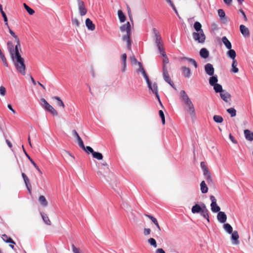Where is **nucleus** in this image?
Segmentation results:
<instances>
[{
	"label": "nucleus",
	"mask_w": 253,
	"mask_h": 253,
	"mask_svg": "<svg viewBox=\"0 0 253 253\" xmlns=\"http://www.w3.org/2000/svg\"><path fill=\"white\" fill-rule=\"evenodd\" d=\"M97 174L100 180L102 181H107L113 189L117 187L118 183V180L115 176L109 171L108 167L104 170L100 168L97 172Z\"/></svg>",
	"instance_id": "1"
},
{
	"label": "nucleus",
	"mask_w": 253,
	"mask_h": 253,
	"mask_svg": "<svg viewBox=\"0 0 253 253\" xmlns=\"http://www.w3.org/2000/svg\"><path fill=\"white\" fill-rule=\"evenodd\" d=\"M180 99L188 113L192 116H195V109L193 103L184 90L180 91Z\"/></svg>",
	"instance_id": "2"
},
{
	"label": "nucleus",
	"mask_w": 253,
	"mask_h": 253,
	"mask_svg": "<svg viewBox=\"0 0 253 253\" xmlns=\"http://www.w3.org/2000/svg\"><path fill=\"white\" fill-rule=\"evenodd\" d=\"M14 65L18 72L23 75H25V65L24 59L22 58L19 52L18 48L15 49V54L13 58H11Z\"/></svg>",
	"instance_id": "3"
},
{
	"label": "nucleus",
	"mask_w": 253,
	"mask_h": 253,
	"mask_svg": "<svg viewBox=\"0 0 253 253\" xmlns=\"http://www.w3.org/2000/svg\"><path fill=\"white\" fill-rule=\"evenodd\" d=\"M194 28L196 31L192 34L194 40L199 43H204L205 41L206 36L202 29V25L199 22L197 21L194 24Z\"/></svg>",
	"instance_id": "4"
},
{
	"label": "nucleus",
	"mask_w": 253,
	"mask_h": 253,
	"mask_svg": "<svg viewBox=\"0 0 253 253\" xmlns=\"http://www.w3.org/2000/svg\"><path fill=\"white\" fill-rule=\"evenodd\" d=\"M120 30L122 32H126V34L123 36V40L126 41L127 43V48H130L131 41L130 39L131 35V26L129 22H127L126 24H123L120 27Z\"/></svg>",
	"instance_id": "5"
},
{
	"label": "nucleus",
	"mask_w": 253,
	"mask_h": 253,
	"mask_svg": "<svg viewBox=\"0 0 253 253\" xmlns=\"http://www.w3.org/2000/svg\"><path fill=\"white\" fill-rule=\"evenodd\" d=\"M40 104L42 107L44 108L45 110L48 111L52 115L55 116H57L58 115L56 110H55L54 108L51 105H50L45 99H41Z\"/></svg>",
	"instance_id": "6"
},
{
	"label": "nucleus",
	"mask_w": 253,
	"mask_h": 253,
	"mask_svg": "<svg viewBox=\"0 0 253 253\" xmlns=\"http://www.w3.org/2000/svg\"><path fill=\"white\" fill-rule=\"evenodd\" d=\"M148 88L151 90L153 93L156 95L157 98L158 99L160 105L162 106V103L161 101L159 95L158 94V85L156 83H151L149 85H148Z\"/></svg>",
	"instance_id": "7"
},
{
	"label": "nucleus",
	"mask_w": 253,
	"mask_h": 253,
	"mask_svg": "<svg viewBox=\"0 0 253 253\" xmlns=\"http://www.w3.org/2000/svg\"><path fill=\"white\" fill-rule=\"evenodd\" d=\"M163 75L164 80L168 83L171 86L174 88V84L168 73L167 67L164 65L163 68Z\"/></svg>",
	"instance_id": "8"
},
{
	"label": "nucleus",
	"mask_w": 253,
	"mask_h": 253,
	"mask_svg": "<svg viewBox=\"0 0 253 253\" xmlns=\"http://www.w3.org/2000/svg\"><path fill=\"white\" fill-rule=\"evenodd\" d=\"M80 15L81 16L85 15L87 13V9L85 7L84 2L82 0H77Z\"/></svg>",
	"instance_id": "9"
},
{
	"label": "nucleus",
	"mask_w": 253,
	"mask_h": 253,
	"mask_svg": "<svg viewBox=\"0 0 253 253\" xmlns=\"http://www.w3.org/2000/svg\"><path fill=\"white\" fill-rule=\"evenodd\" d=\"M205 71L209 76H212L214 75V69L212 64L207 63L205 65Z\"/></svg>",
	"instance_id": "10"
},
{
	"label": "nucleus",
	"mask_w": 253,
	"mask_h": 253,
	"mask_svg": "<svg viewBox=\"0 0 253 253\" xmlns=\"http://www.w3.org/2000/svg\"><path fill=\"white\" fill-rule=\"evenodd\" d=\"M239 236L237 231H234L232 233L231 241L233 245H237L239 244Z\"/></svg>",
	"instance_id": "11"
},
{
	"label": "nucleus",
	"mask_w": 253,
	"mask_h": 253,
	"mask_svg": "<svg viewBox=\"0 0 253 253\" xmlns=\"http://www.w3.org/2000/svg\"><path fill=\"white\" fill-rule=\"evenodd\" d=\"M217 218L219 222L224 223L227 220V216L224 212L219 211L217 214Z\"/></svg>",
	"instance_id": "12"
},
{
	"label": "nucleus",
	"mask_w": 253,
	"mask_h": 253,
	"mask_svg": "<svg viewBox=\"0 0 253 253\" xmlns=\"http://www.w3.org/2000/svg\"><path fill=\"white\" fill-rule=\"evenodd\" d=\"M72 134L77 138L79 146L81 148H84V142H83L82 139H81V138L80 137V136L79 135V134L77 133V132L76 131V130H73L72 131Z\"/></svg>",
	"instance_id": "13"
},
{
	"label": "nucleus",
	"mask_w": 253,
	"mask_h": 253,
	"mask_svg": "<svg viewBox=\"0 0 253 253\" xmlns=\"http://www.w3.org/2000/svg\"><path fill=\"white\" fill-rule=\"evenodd\" d=\"M240 31L242 35L245 37H248L250 36V31L249 29L244 25L240 26Z\"/></svg>",
	"instance_id": "14"
},
{
	"label": "nucleus",
	"mask_w": 253,
	"mask_h": 253,
	"mask_svg": "<svg viewBox=\"0 0 253 253\" xmlns=\"http://www.w3.org/2000/svg\"><path fill=\"white\" fill-rule=\"evenodd\" d=\"M200 214L203 217L207 220L208 222H210L209 211L205 204H203V209L200 212Z\"/></svg>",
	"instance_id": "15"
},
{
	"label": "nucleus",
	"mask_w": 253,
	"mask_h": 253,
	"mask_svg": "<svg viewBox=\"0 0 253 253\" xmlns=\"http://www.w3.org/2000/svg\"><path fill=\"white\" fill-rule=\"evenodd\" d=\"M182 75L187 78H189L191 74V70L189 68L183 66L180 69Z\"/></svg>",
	"instance_id": "16"
},
{
	"label": "nucleus",
	"mask_w": 253,
	"mask_h": 253,
	"mask_svg": "<svg viewBox=\"0 0 253 253\" xmlns=\"http://www.w3.org/2000/svg\"><path fill=\"white\" fill-rule=\"evenodd\" d=\"M221 98L226 102L229 101L231 98V95L225 90H223L220 93Z\"/></svg>",
	"instance_id": "17"
},
{
	"label": "nucleus",
	"mask_w": 253,
	"mask_h": 253,
	"mask_svg": "<svg viewBox=\"0 0 253 253\" xmlns=\"http://www.w3.org/2000/svg\"><path fill=\"white\" fill-rule=\"evenodd\" d=\"M22 149L23 150V152L26 157L28 158L30 162L32 164V165L34 166V167L36 169L41 173H42V171L39 169V167L37 166V165L34 162V161L33 160V159L30 157V156L28 155V154L27 153L26 150L24 149V147L23 146H22Z\"/></svg>",
	"instance_id": "18"
},
{
	"label": "nucleus",
	"mask_w": 253,
	"mask_h": 253,
	"mask_svg": "<svg viewBox=\"0 0 253 253\" xmlns=\"http://www.w3.org/2000/svg\"><path fill=\"white\" fill-rule=\"evenodd\" d=\"M7 48L10 53V55L11 58H13L14 55L15 54V47L14 48L13 44L11 42H8L7 43Z\"/></svg>",
	"instance_id": "19"
},
{
	"label": "nucleus",
	"mask_w": 253,
	"mask_h": 253,
	"mask_svg": "<svg viewBox=\"0 0 253 253\" xmlns=\"http://www.w3.org/2000/svg\"><path fill=\"white\" fill-rule=\"evenodd\" d=\"M9 30V32L10 34V35L15 39L16 42V45H15V49H17L19 48H20V40L18 37L15 34V33L13 32V31H12L9 27H7Z\"/></svg>",
	"instance_id": "20"
},
{
	"label": "nucleus",
	"mask_w": 253,
	"mask_h": 253,
	"mask_svg": "<svg viewBox=\"0 0 253 253\" xmlns=\"http://www.w3.org/2000/svg\"><path fill=\"white\" fill-rule=\"evenodd\" d=\"M203 204H202V206H200L198 204H196L194 206H193L191 209L192 212L194 214L200 213V212L203 209Z\"/></svg>",
	"instance_id": "21"
},
{
	"label": "nucleus",
	"mask_w": 253,
	"mask_h": 253,
	"mask_svg": "<svg viewBox=\"0 0 253 253\" xmlns=\"http://www.w3.org/2000/svg\"><path fill=\"white\" fill-rule=\"evenodd\" d=\"M85 25L87 27V28L90 31H94L95 28V25L92 23L91 20L87 18L85 20Z\"/></svg>",
	"instance_id": "22"
},
{
	"label": "nucleus",
	"mask_w": 253,
	"mask_h": 253,
	"mask_svg": "<svg viewBox=\"0 0 253 253\" xmlns=\"http://www.w3.org/2000/svg\"><path fill=\"white\" fill-rule=\"evenodd\" d=\"M244 134L247 140L252 141L253 140V132L249 129L244 130Z\"/></svg>",
	"instance_id": "23"
},
{
	"label": "nucleus",
	"mask_w": 253,
	"mask_h": 253,
	"mask_svg": "<svg viewBox=\"0 0 253 253\" xmlns=\"http://www.w3.org/2000/svg\"><path fill=\"white\" fill-rule=\"evenodd\" d=\"M200 55L202 58L207 59L209 56V52L206 48H203L200 50Z\"/></svg>",
	"instance_id": "24"
},
{
	"label": "nucleus",
	"mask_w": 253,
	"mask_h": 253,
	"mask_svg": "<svg viewBox=\"0 0 253 253\" xmlns=\"http://www.w3.org/2000/svg\"><path fill=\"white\" fill-rule=\"evenodd\" d=\"M204 175L205 176L206 180L208 183L212 181L211 173L209 172L208 169L203 170Z\"/></svg>",
	"instance_id": "25"
},
{
	"label": "nucleus",
	"mask_w": 253,
	"mask_h": 253,
	"mask_svg": "<svg viewBox=\"0 0 253 253\" xmlns=\"http://www.w3.org/2000/svg\"><path fill=\"white\" fill-rule=\"evenodd\" d=\"M126 53L123 54L122 56V71L123 72L126 71Z\"/></svg>",
	"instance_id": "26"
},
{
	"label": "nucleus",
	"mask_w": 253,
	"mask_h": 253,
	"mask_svg": "<svg viewBox=\"0 0 253 253\" xmlns=\"http://www.w3.org/2000/svg\"><path fill=\"white\" fill-rule=\"evenodd\" d=\"M227 56L231 58L232 60H236L235 57L236 56V53L234 49H229V50L227 52Z\"/></svg>",
	"instance_id": "27"
},
{
	"label": "nucleus",
	"mask_w": 253,
	"mask_h": 253,
	"mask_svg": "<svg viewBox=\"0 0 253 253\" xmlns=\"http://www.w3.org/2000/svg\"><path fill=\"white\" fill-rule=\"evenodd\" d=\"M222 41L227 49H230L232 48L231 42L225 36L222 38Z\"/></svg>",
	"instance_id": "28"
},
{
	"label": "nucleus",
	"mask_w": 253,
	"mask_h": 253,
	"mask_svg": "<svg viewBox=\"0 0 253 253\" xmlns=\"http://www.w3.org/2000/svg\"><path fill=\"white\" fill-rule=\"evenodd\" d=\"M209 79V84L211 86H213L214 84H216L218 82V79L216 75L215 76H211Z\"/></svg>",
	"instance_id": "29"
},
{
	"label": "nucleus",
	"mask_w": 253,
	"mask_h": 253,
	"mask_svg": "<svg viewBox=\"0 0 253 253\" xmlns=\"http://www.w3.org/2000/svg\"><path fill=\"white\" fill-rule=\"evenodd\" d=\"M200 189L202 193H206L208 191V188L205 182V181H202L200 184Z\"/></svg>",
	"instance_id": "30"
},
{
	"label": "nucleus",
	"mask_w": 253,
	"mask_h": 253,
	"mask_svg": "<svg viewBox=\"0 0 253 253\" xmlns=\"http://www.w3.org/2000/svg\"><path fill=\"white\" fill-rule=\"evenodd\" d=\"M181 60H186L189 63L192 64L194 65V66L195 67V68H197L198 67L197 63L196 62V61L194 59H193L192 58L184 57L181 58Z\"/></svg>",
	"instance_id": "31"
},
{
	"label": "nucleus",
	"mask_w": 253,
	"mask_h": 253,
	"mask_svg": "<svg viewBox=\"0 0 253 253\" xmlns=\"http://www.w3.org/2000/svg\"><path fill=\"white\" fill-rule=\"evenodd\" d=\"M238 63L236 60H232V69L231 72L236 73L239 71L238 68H237Z\"/></svg>",
	"instance_id": "32"
},
{
	"label": "nucleus",
	"mask_w": 253,
	"mask_h": 253,
	"mask_svg": "<svg viewBox=\"0 0 253 253\" xmlns=\"http://www.w3.org/2000/svg\"><path fill=\"white\" fill-rule=\"evenodd\" d=\"M211 211L213 212H217L219 211L220 210V207L218 206H217L216 203H211Z\"/></svg>",
	"instance_id": "33"
},
{
	"label": "nucleus",
	"mask_w": 253,
	"mask_h": 253,
	"mask_svg": "<svg viewBox=\"0 0 253 253\" xmlns=\"http://www.w3.org/2000/svg\"><path fill=\"white\" fill-rule=\"evenodd\" d=\"M118 14L119 19L120 20V22L123 23L126 20V17L125 14L123 13L122 10H119L118 11Z\"/></svg>",
	"instance_id": "34"
},
{
	"label": "nucleus",
	"mask_w": 253,
	"mask_h": 253,
	"mask_svg": "<svg viewBox=\"0 0 253 253\" xmlns=\"http://www.w3.org/2000/svg\"><path fill=\"white\" fill-rule=\"evenodd\" d=\"M41 215L44 222L46 224L50 225L51 224V222L47 214L44 213H41Z\"/></svg>",
	"instance_id": "35"
},
{
	"label": "nucleus",
	"mask_w": 253,
	"mask_h": 253,
	"mask_svg": "<svg viewBox=\"0 0 253 253\" xmlns=\"http://www.w3.org/2000/svg\"><path fill=\"white\" fill-rule=\"evenodd\" d=\"M223 228L225 231L229 234L232 233L233 228L229 223H225L223 225Z\"/></svg>",
	"instance_id": "36"
},
{
	"label": "nucleus",
	"mask_w": 253,
	"mask_h": 253,
	"mask_svg": "<svg viewBox=\"0 0 253 253\" xmlns=\"http://www.w3.org/2000/svg\"><path fill=\"white\" fill-rule=\"evenodd\" d=\"M39 201L42 206L46 207L47 206V202L44 196H40L39 198Z\"/></svg>",
	"instance_id": "37"
},
{
	"label": "nucleus",
	"mask_w": 253,
	"mask_h": 253,
	"mask_svg": "<svg viewBox=\"0 0 253 253\" xmlns=\"http://www.w3.org/2000/svg\"><path fill=\"white\" fill-rule=\"evenodd\" d=\"M0 11L2 14V17L3 18L5 25H6L7 27H8V22H7V18L6 15V14L3 11L2 7L1 4H0Z\"/></svg>",
	"instance_id": "38"
},
{
	"label": "nucleus",
	"mask_w": 253,
	"mask_h": 253,
	"mask_svg": "<svg viewBox=\"0 0 253 253\" xmlns=\"http://www.w3.org/2000/svg\"><path fill=\"white\" fill-rule=\"evenodd\" d=\"M213 87V89L214 90V91L216 92H222L223 90L222 89V86L218 84H214V85L212 86Z\"/></svg>",
	"instance_id": "39"
},
{
	"label": "nucleus",
	"mask_w": 253,
	"mask_h": 253,
	"mask_svg": "<svg viewBox=\"0 0 253 253\" xmlns=\"http://www.w3.org/2000/svg\"><path fill=\"white\" fill-rule=\"evenodd\" d=\"M138 65H139V69H137V72H141L142 74L143 75V76L144 77L145 75H147L144 68L143 67L142 64L141 63L138 62Z\"/></svg>",
	"instance_id": "40"
},
{
	"label": "nucleus",
	"mask_w": 253,
	"mask_h": 253,
	"mask_svg": "<svg viewBox=\"0 0 253 253\" xmlns=\"http://www.w3.org/2000/svg\"><path fill=\"white\" fill-rule=\"evenodd\" d=\"M92 157L98 160H101L103 159V155L101 153L96 152H94L92 154Z\"/></svg>",
	"instance_id": "41"
},
{
	"label": "nucleus",
	"mask_w": 253,
	"mask_h": 253,
	"mask_svg": "<svg viewBox=\"0 0 253 253\" xmlns=\"http://www.w3.org/2000/svg\"><path fill=\"white\" fill-rule=\"evenodd\" d=\"M2 239L4 241H5L6 243H12V244H15V242L12 240L11 238L8 237L6 235L4 234L2 235Z\"/></svg>",
	"instance_id": "42"
},
{
	"label": "nucleus",
	"mask_w": 253,
	"mask_h": 253,
	"mask_svg": "<svg viewBox=\"0 0 253 253\" xmlns=\"http://www.w3.org/2000/svg\"><path fill=\"white\" fill-rule=\"evenodd\" d=\"M227 112L230 115L231 117H234L236 116V110L233 108L227 109Z\"/></svg>",
	"instance_id": "43"
},
{
	"label": "nucleus",
	"mask_w": 253,
	"mask_h": 253,
	"mask_svg": "<svg viewBox=\"0 0 253 253\" xmlns=\"http://www.w3.org/2000/svg\"><path fill=\"white\" fill-rule=\"evenodd\" d=\"M213 119L215 122L217 123H221L223 121L222 117L219 115H214Z\"/></svg>",
	"instance_id": "44"
},
{
	"label": "nucleus",
	"mask_w": 253,
	"mask_h": 253,
	"mask_svg": "<svg viewBox=\"0 0 253 253\" xmlns=\"http://www.w3.org/2000/svg\"><path fill=\"white\" fill-rule=\"evenodd\" d=\"M61 155L63 157L67 158L68 156L72 157L73 159H75V157L68 151L63 150L61 152Z\"/></svg>",
	"instance_id": "45"
},
{
	"label": "nucleus",
	"mask_w": 253,
	"mask_h": 253,
	"mask_svg": "<svg viewBox=\"0 0 253 253\" xmlns=\"http://www.w3.org/2000/svg\"><path fill=\"white\" fill-rule=\"evenodd\" d=\"M155 42L158 48H160V46H163L162 38L161 37H158L157 38H155Z\"/></svg>",
	"instance_id": "46"
},
{
	"label": "nucleus",
	"mask_w": 253,
	"mask_h": 253,
	"mask_svg": "<svg viewBox=\"0 0 253 253\" xmlns=\"http://www.w3.org/2000/svg\"><path fill=\"white\" fill-rule=\"evenodd\" d=\"M148 242L151 246L156 248L157 247V242L155 239L150 238L148 240Z\"/></svg>",
	"instance_id": "47"
},
{
	"label": "nucleus",
	"mask_w": 253,
	"mask_h": 253,
	"mask_svg": "<svg viewBox=\"0 0 253 253\" xmlns=\"http://www.w3.org/2000/svg\"><path fill=\"white\" fill-rule=\"evenodd\" d=\"M0 58L3 62L4 66L7 67L8 66V63L6 61V58L4 56V54L2 53V51H0Z\"/></svg>",
	"instance_id": "48"
},
{
	"label": "nucleus",
	"mask_w": 253,
	"mask_h": 253,
	"mask_svg": "<svg viewBox=\"0 0 253 253\" xmlns=\"http://www.w3.org/2000/svg\"><path fill=\"white\" fill-rule=\"evenodd\" d=\"M53 99L57 100V105L59 106H61L63 108L65 107V105L63 101L60 99V98L59 97L55 96L54 97Z\"/></svg>",
	"instance_id": "49"
},
{
	"label": "nucleus",
	"mask_w": 253,
	"mask_h": 253,
	"mask_svg": "<svg viewBox=\"0 0 253 253\" xmlns=\"http://www.w3.org/2000/svg\"><path fill=\"white\" fill-rule=\"evenodd\" d=\"M24 6L30 15H33L35 13L34 10L31 8L26 3H24Z\"/></svg>",
	"instance_id": "50"
},
{
	"label": "nucleus",
	"mask_w": 253,
	"mask_h": 253,
	"mask_svg": "<svg viewBox=\"0 0 253 253\" xmlns=\"http://www.w3.org/2000/svg\"><path fill=\"white\" fill-rule=\"evenodd\" d=\"M84 150L87 154L91 153L92 154L94 152L93 149L90 146H84V148H82Z\"/></svg>",
	"instance_id": "51"
},
{
	"label": "nucleus",
	"mask_w": 253,
	"mask_h": 253,
	"mask_svg": "<svg viewBox=\"0 0 253 253\" xmlns=\"http://www.w3.org/2000/svg\"><path fill=\"white\" fill-rule=\"evenodd\" d=\"M159 114L160 118H161L162 123L163 125H164L165 124V118L163 111L162 110H160Z\"/></svg>",
	"instance_id": "52"
},
{
	"label": "nucleus",
	"mask_w": 253,
	"mask_h": 253,
	"mask_svg": "<svg viewBox=\"0 0 253 253\" xmlns=\"http://www.w3.org/2000/svg\"><path fill=\"white\" fill-rule=\"evenodd\" d=\"M145 215L146 216H147V217H148L150 219H151V221L154 224L158 222L157 219L156 218H155L154 217H153V216H152L151 215H148V214H145Z\"/></svg>",
	"instance_id": "53"
},
{
	"label": "nucleus",
	"mask_w": 253,
	"mask_h": 253,
	"mask_svg": "<svg viewBox=\"0 0 253 253\" xmlns=\"http://www.w3.org/2000/svg\"><path fill=\"white\" fill-rule=\"evenodd\" d=\"M218 14L219 16L221 18H224L225 16V13L223 10L222 9H219L218 10Z\"/></svg>",
	"instance_id": "54"
},
{
	"label": "nucleus",
	"mask_w": 253,
	"mask_h": 253,
	"mask_svg": "<svg viewBox=\"0 0 253 253\" xmlns=\"http://www.w3.org/2000/svg\"><path fill=\"white\" fill-rule=\"evenodd\" d=\"M5 94H6L5 88L3 86H0V94L1 96H4L5 95Z\"/></svg>",
	"instance_id": "55"
},
{
	"label": "nucleus",
	"mask_w": 253,
	"mask_h": 253,
	"mask_svg": "<svg viewBox=\"0 0 253 253\" xmlns=\"http://www.w3.org/2000/svg\"><path fill=\"white\" fill-rule=\"evenodd\" d=\"M151 230L150 228H145L144 229L143 234L145 236H147L151 233Z\"/></svg>",
	"instance_id": "56"
},
{
	"label": "nucleus",
	"mask_w": 253,
	"mask_h": 253,
	"mask_svg": "<svg viewBox=\"0 0 253 253\" xmlns=\"http://www.w3.org/2000/svg\"><path fill=\"white\" fill-rule=\"evenodd\" d=\"M72 249L74 253H80L79 249L76 248L74 244L72 245Z\"/></svg>",
	"instance_id": "57"
},
{
	"label": "nucleus",
	"mask_w": 253,
	"mask_h": 253,
	"mask_svg": "<svg viewBox=\"0 0 253 253\" xmlns=\"http://www.w3.org/2000/svg\"><path fill=\"white\" fill-rule=\"evenodd\" d=\"M130 61L132 64H135L138 62H137L136 59L134 57V56H132L130 57Z\"/></svg>",
	"instance_id": "58"
},
{
	"label": "nucleus",
	"mask_w": 253,
	"mask_h": 253,
	"mask_svg": "<svg viewBox=\"0 0 253 253\" xmlns=\"http://www.w3.org/2000/svg\"><path fill=\"white\" fill-rule=\"evenodd\" d=\"M159 50V52L160 53L162 54V55L163 56H165L166 55V53L164 51V49L163 48V46H160V48H158Z\"/></svg>",
	"instance_id": "59"
},
{
	"label": "nucleus",
	"mask_w": 253,
	"mask_h": 253,
	"mask_svg": "<svg viewBox=\"0 0 253 253\" xmlns=\"http://www.w3.org/2000/svg\"><path fill=\"white\" fill-rule=\"evenodd\" d=\"M72 23L73 24L75 25L77 27H79L80 26V22L76 18L72 19Z\"/></svg>",
	"instance_id": "60"
},
{
	"label": "nucleus",
	"mask_w": 253,
	"mask_h": 253,
	"mask_svg": "<svg viewBox=\"0 0 253 253\" xmlns=\"http://www.w3.org/2000/svg\"><path fill=\"white\" fill-rule=\"evenodd\" d=\"M153 33L155 34V38H157L158 37H161L159 32L156 28L153 29Z\"/></svg>",
	"instance_id": "61"
},
{
	"label": "nucleus",
	"mask_w": 253,
	"mask_h": 253,
	"mask_svg": "<svg viewBox=\"0 0 253 253\" xmlns=\"http://www.w3.org/2000/svg\"><path fill=\"white\" fill-rule=\"evenodd\" d=\"M239 12L241 13L242 15H243V18H244L245 21H248V19H247V16L246 15V14L244 12V11L242 9H240L239 10Z\"/></svg>",
	"instance_id": "62"
},
{
	"label": "nucleus",
	"mask_w": 253,
	"mask_h": 253,
	"mask_svg": "<svg viewBox=\"0 0 253 253\" xmlns=\"http://www.w3.org/2000/svg\"><path fill=\"white\" fill-rule=\"evenodd\" d=\"M229 138L231 140V141L233 143L236 144L237 143V141L235 139L234 137H233V136H232V135L231 133L229 134Z\"/></svg>",
	"instance_id": "63"
},
{
	"label": "nucleus",
	"mask_w": 253,
	"mask_h": 253,
	"mask_svg": "<svg viewBox=\"0 0 253 253\" xmlns=\"http://www.w3.org/2000/svg\"><path fill=\"white\" fill-rule=\"evenodd\" d=\"M156 253H166L163 249L159 248L156 251Z\"/></svg>",
	"instance_id": "64"
}]
</instances>
